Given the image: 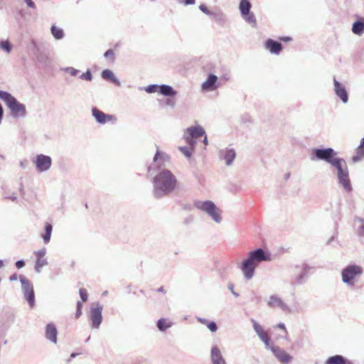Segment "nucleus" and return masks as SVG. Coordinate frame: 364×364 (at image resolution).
<instances>
[{"label": "nucleus", "instance_id": "f257e3e1", "mask_svg": "<svg viewBox=\"0 0 364 364\" xmlns=\"http://www.w3.org/2000/svg\"><path fill=\"white\" fill-rule=\"evenodd\" d=\"M170 156L165 152L157 149L153 158V162L148 166V173H155L151 183L152 196L155 199H161L170 196L178 187V179L169 169L164 167L168 162Z\"/></svg>", "mask_w": 364, "mask_h": 364}, {"label": "nucleus", "instance_id": "f03ea898", "mask_svg": "<svg viewBox=\"0 0 364 364\" xmlns=\"http://www.w3.org/2000/svg\"><path fill=\"white\" fill-rule=\"evenodd\" d=\"M271 260L272 254L265 249L258 247L247 252V257L238 265V268L241 270L243 277L250 281L254 277L255 270L259 264Z\"/></svg>", "mask_w": 364, "mask_h": 364}, {"label": "nucleus", "instance_id": "7ed1b4c3", "mask_svg": "<svg viewBox=\"0 0 364 364\" xmlns=\"http://www.w3.org/2000/svg\"><path fill=\"white\" fill-rule=\"evenodd\" d=\"M0 100H3L13 118H23L27 115L26 105L7 91L0 90Z\"/></svg>", "mask_w": 364, "mask_h": 364}, {"label": "nucleus", "instance_id": "20e7f679", "mask_svg": "<svg viewBox=\"0 0 364 364\" xmlns=\"http://www.w3.org/2000/svg\"><path fill=\"white\" fill-rule=\"evenodd\" d=\"M363 274V268L355 263L349 264L341 270L342 282L348 287L353 289L358 279Z\"/></svg>", "mask_w": 364, "mask_h": 364}, {"label": "nucleus", "instance_id": "39448f33", "mask_svg": "<svg viewBox=\"0 0 364 364\" xmlns=\"http://www.w3.org/2000/svg\"><path fill=\"white\" fill-rule=\"evenodd\" d=\"M194 206L205 213H206L217 223H220L222 220L220 210L216 205L211 200H195Z\"/></svg>", "mask_w": 364, "mask_h": 364}, {"label": "nucleus", "instance_id": "423d86ee", "mask_svg": "<svg viewBox=\"0 0 364 364\" xmlns=\"http://www.w3.org/2000/svg\"><path fill=\"white\" fill-rule=\"evenodd\" d=\"M338 155V152L333 148H314L311 149L309 158L312 161H323L330 164Z\"/></svg>", "mask_w": 364, "mask_h": 364}, {"label": "nucleus", "instance_id": "0eeeda50", "mask_svg": "<svg viewBox=\"0 0 364 364\" xmlns=\"http://www.w3.org/2000/svg\"><path fill=\"white\" fill-rule=\"evenodd\" d=\"M103 306L100 302H95L91 304L89 311V320L90 327L93 329H99L102 323Z\"/></svg>", "mask_w": 364, "mask_h": 364}, {"label": "nucleus", "instance_id": "6e6552de", "mask_svg": "<svg viewBox=\"0 0 364 364\" xmlns=\"http://www.w3.org/2000/svg\"><path fill=\"white\" fill-rule=\"evenodd\" d=\"M19 280L21 284V289L25 299L28 303L31 308L35 306V293L32 283L23 275L19 276Z\"/></svg>", "mask_w": 364, "mask_h": 364}, {"label": "nucleus", "instance_id": "1a4fd4ad", "mask_svg": "<svg viewBox=\"0 0 364 364\" xmlns=\"http://www.w3.org/2000/svg\"><path fill=\"white\" fill-rule=\"evenodd\" d=\"M252 4L249 0H241L239 4L240 14L243 19L253 27L257 26V20L253 13L250 11Z\"/></svg>", "mask_w": 364, "mask_h": 364}, {"label": "nucleus", "instance_id": "9d476101", "mask_svg": "<svg viewBox=\"0 0 364 364\" xmlns=\"http://www.w3.org/2000/svg\"><path fill=\"white\" fill-rule=\"evenodd\" d=\"M38 172H46L48 171L52 165V159L50 156L40 154H37L33 161Z\"/></svg>", "mask_w": 364, "mask_h": 364}, {"label": "nucleus", "instance_id": "9b49d317", "mask_svg": "<svg viewBox=\"0 0 364 364\" xmlns=\"http://www.w3.org/2000/svg\"><path fill=\"white\" fill-rule=\"evenodd\" d=\"M250 321L252 324V328L256 333L257 336L264 343L265 347L269 349L273 344L271 342V338L268 333L264 331L262 326L254 318H251Z\"/></svg>", "mask_w": 364, "mask_h": 364}, {"label": "nucleus", "instance_id": "f8f14e48", "mask_svg": "<svg viewBox=\"0 0 364 364\" xmlns=\"http://www.w3.org/2000/svg\"><path fill=\"white\" fill-rule=\"evenodd\" d=\"M250 321L252 324V328L256 333L257 336L264 343L265 347L269 349L273 344L271 342V338L268 333L264 331L262 326L254 318H251Z\"/></svg>", "mask_w": 364, "mask_h": 364}, {"label": "nucleus", "instance_id": "ddd939ff", "mask_svg": "<svg viewBox=\"0 0 364 364\" xmlns=\"http://www.w3.org/2000/svg\"><path fill=\"white\" fill-rule=\"evenodd\" d=\"M269 350L272 351L275 358L282 364H288L292 360V356L277 346L273 345Z\"/></svg>", "mask_w": 364, "mask_h": 364}, {"label": "nucleus", "instance_id": "4468645a", "mask_svg": "<svg viewBox=\"0 0 364 364\" xmlns=\"http://www.w3.org/2000/svg\"><path fill=\"white\" fill-rule=\"evenodd\" d=\"M34 255L36 257L34 269L36 272L40 273L42 270V268L48 264L47 259L45 257L46 255V248L43 247L39 250L35 251Z\"/></svg>", "mask_w": 364, "mask_h": 364}, {"label": "nucleus", "instance_id": "2eb2a0df", "mask_svg": "<svg viewBox=\"0 0 364 364\" xmlns=\"http://www.w3.org/2000/svg\"><path fill=\"white\" fill-rule=\"evenodd\" d=\"M218 77L215 74L210 73L208 75L207 79L201 85V89L205 92L215 90L220 87V83L218 82Z\"/></svg>", "mask_w": 364, "mask_h": 364}, {"label": "nucleus", "instance_id": "dca6fc26", "mask_svg": "<svg viewBox=\"0 0 364 364\" xmlns=\"http://www.w3.org/2000/svg\"><path fill=\"white\" fill-rule=\"evenodd\" d=\"M295 269L300 270V272L297 276H296L294 279V283L297 285H301L305 283L311 267L307 263H303L301 265H296Z\"/></svg>", "mask_w": 364, "mask_h": 364}, {"label": "nucleus", "instance_id": "f3484780", "mask_svg": "<svg viewBox=\"0 0 364 364\" xmlns=\"http://www.w3.org/2000/svg\"><path fill=\"white\" fill-rule=\"evenodd\" d=\"M333 85L336 95L340 98L343 104H346L348 102V93L344 85L334 77Z\"/></svg>", "mask_w": 364, "mask_h": 364}, {"label": "nucleus", "instance_id": "a211bd4d", "mask_svg": "<svg viewBox=\"0 0 364 364\" xmlns=\"http://www.w3.org/2000/svg\"><path fill=\"white\" fill-rule=\"evenodd\" d=\"M338 183L341 185L343 188L347 193H350L353 190V187L349 178V171L348 169L337 174Z\"/></svg>", "mask_w": 364, "mask_h": 364}, {"label": "nucleus", "instance_id": "6ab92c4d", "mask_svg": "<svg viewBox=\"0 0 364 364\" xmlns=\"http://www.w3.org/2000/svg\"><path fill=\"white\" fill-rule=\"evenodd\" d=\"M219 157L221 160L225 161L227 166H230L235 157L236 152L233 149L225 148L219 151Z\"/></svg>", "mask_w": 364, "mask_h": 364}, {"label": "nucleus", "instance_id": "aec40b11", "mask_svg": "<svg viewBox=\"0 0 364 364\" xmlns=\"http://www.w3.org/2000/svg\"><path fill=\"white\" fill-rule=\"evenodd\" d=\"M92 115L96 122L101 124H105L107 121L112 119L114 117L113 115L105 114L96 107H93L92 108Z\"/></svg>", "mask_w": 364, "mask_h": 364}, {"label": "nucleus", "instance_id": "412c9836", "mask_svg": "<svg viewBox=\"0 0 364 364\" xmlns=\"http://www.w3.org/2000/svg\"><path fill=\"white\" fill-rule=\"evenodd\" d=\"M264 46L267 50L274 55H279L283 48V46L280 42L272 38H268L265 41Z\"/></svg>", "mask_w": 364, "mask_h": 364}, {"label": "nucleus", "instance_id": "4be33fe9", "mask_svg": "<svg viewBox=\"0 0 364 364\" xmlns=\"http://www.w3.org/2000/svg\"><path fill=\"white\" fill-rule=\"evenodd\" d=\"M185 134L197 139L204 136L205 131L200 125L191 126L185 130Z\"/></svg>", "mask_w": 364, "mask_h": 364}, {"label": "nucleus", "instance_id": "5701e85b", "mask_svg": "<svg viewBox=\"0 0 364 364\" xmlns=\"http://www.w3.org/2000/svg\"><path fill=\"white\" fill-rule=\"evenodd\" d=\"M267 305L269 307H279L283 311H288V306L282 301V299L277 295L269 296Z\"/></svg>", "mask_w": 364, "mask_h": 364}, {"label": "nucleus", "instance_id": "b1692460", "mask_svg": "<svg viewBox=\"0 0 364 364\" xmlns=\"http://www.w3.org/2000/svg\"><path fill=\"white\" fill-rule=\"evenodd\" d=\"M58 331L53 323H49L46 326V338L53 343H57Z\"/></svg>", "mask_w": 364, "mask_h": 364}, {"label": "nucleus", "instance_id": "393cba45", "mask_svg": "<svg viewBox=\"0 0 364 364\" xmlns=\"http://www.w3.org/2000/svg\"><path fill=\"white\" fill-rule=\"evenodd\" d=\"M210 358L212 364H226V362L223 357L219 348L214 346L211 348Z\"/></svg>", "mask_w": 364, "mask_h": 364}, {"label": "nucleus", "instance_id": "a878e982", "mask_svg": "<svg viewBox=\"0 0 364 364\" xmlns=\"http://www.w3.org/2000/svg\"><path fill=\"white\" fill-rule=\"evenodd\" d=\"M330 165L336 169L337 174L348 169L346 160L343 158L337 157V156L330 163Z\"/></svg>", "mask_w": 364, "mask_h": 364}, {"label": "nucleus", "instance_id": "bb28decb", "mask_svg": "<svg viewBox=\"0 0 364 364\" xmlns=\"http://www.w3.org/2000/svg\"><path fill=\"white\" fill-rule=\"evenodd\" d=\"M325 364H353V363L341 355L329 357Z\"/></svg>", "mask_w": 364, "mask_h": 364}, {"label": "nucleus", "instance_id": "cd10ccee", "mask_svg": "<svg viewBox=\"0 0 364 364\" xmlns=\"http://www.w3.org/2000/svg\"><path fill=\"white\" fill-rule=\"evenodd\" d=\"M101 76L104 80H108V81L114 83L117 86L121 85L120 81L115 76L114 73L109 69H105V70H102L101 73Z\"/></svg>", "mask_w": 364, "mask_h": 364}, {"label": "nucleus", "instance_id": "c85d7f7f", "mask_svg": "<svg viewBox=\"0 0 364 364\" xmlns=\"http://www.w3.org/2000/svg\"><path fill=\"white\" fill-rule=\"evenodd\" d=\"M159 93L165 97H174L177 95V91L171 85L162 84L159 85Z\"/></svg>", "mask_w": 364, "mask_h": 364}, {"label": "nucleus", "instance_id": "c756f323", "mask_svg": "<svg viewBox=\"0 0 364 364\" xmlns=\"http://www.w3.org/2000/svg\"><path fill=\"white\" fill-rule=\"evenodd\" d=\"M352 32L358 36L364 33V18H360L353 23Z\"/></svg>", "mask_w": 364, "mask_h": 364}, {"label": "nucleus", "instance_id": "7c9ffc66", "mask_svg": "<svg viewBox=\"0 0 364 364\" xmlns=\"http://www.w3.org/2000/svg\"><path fill=\"white\" fill-rule=\"evenodd\" d=\"M53 225L51 223H46L44 225V233L41 235L43 242L48 244L51 237Z\"/></svg>", "mask_w": 364, "mask_h": 364}, {"label": "nucleus", "instance_id": "2f4dec72", "mask_svg": "<svg viewBox=\"0 0 364 364\" xmlns=\"http://www.w3.org/2000/svg\"><path fill=\"white\" fill-rule=\"evenodd\" d=\"M173 323L171 321H168L165 318H161L156 323V327L161 332L166 331L168 328L172 326Z\"/></svg>", "mask_w": 364, "mask_h": 364}, {"label": "nucleus", "instance_id": "473e14b6", "mask_svg": "<svg viewBox=\"0 0 364 364\" xmlns=\"http://www.w3.org/2000/svg\"><path fill=\"white\" fill-rule=\"evenodd\" d=\"M50 33L55 40H62L65 37L64 31L55 25L51 26Z\"/></svg>", "mask_w": 364, "mask_h": 364}, {"label": "nucleus", "instance_id": "72a5a7b5", "mask_svg": "<svg viewBox=\"0 0 364 364\" xmlns=\"http://www.w3.org/2000/svg\"><path fill=\"white\" fill-rule=\"evenodd\" d=\"M209 16L213 18L215 20V21L220 24L223 23L225 21L224 14L220 10L212 11L210 14Z\"/></svg>", "mask_w": 364, "mask_h": 364}, {"label": "nucleus", "instance_id": "f704fd0d", "mask_svg": "<svg viewBox=\"0 0 364 364\" xmlns=\"http://www.w3.org/2000/svg\"><path fill=\"white\" fill-rule=\"evenodd\" d=\"M1 48L7 53H11L12 50V45L9 40L1 41L0 43Z\"/></svg>", "mask_w": 364, "mask_h": 364}, {"label": "nucleus", "instance_id": "c9c22d12", "mask_svg": "<svg viewBox=\"0 0 364 364\" xmlns=\"http://www.w3.org/2000/svg\"><path fill=\"white\" fill-rule=\"evenodd\" d=\"M179 151L188 159H190L192 156L193 152L194 150L188 146H180Z\"/></svg>", "mask_w": 364, "mask_h": 364}, {"label": "nucleus", "instance_id": "e433bc0d", "mask_svg": "<svg viewBox=\"0 0 364 364\" xmlns=\"http://www.w3.org/2000/svg\"><path fill=\"white\" fill-rule=\"evenodd\" d=\"M79 78L82 80H86V81L90 82L92 80L93 76H92V74L90 70L87 69L86 70V72L83 73L82 74H81L79 76Z\"/></svg>", "mask_w": 364, "mask_h": 364}, {"label": "nucleus", "instance_id": "4c0bfd02", "mask_svg": "<svg viewBox=\"0 0 364 364\" xmlns=\"http://www.w3.org/2000/svg\"><path fill=\"white\" fill-rule=\"evenodd\" d=\"M183 138L186 140V143L188 144L189 148L193 149V150H194L195 146L196 144V139L192 138L191 136H189L186 134H184Z\"/></svg>", "mask_w": 364, "mask_h": 364}, {"label": "nucleus", "instance_id": "58836bf2", "mask_svg": "<svg viewBox=\"0 0 364 364\" xmlns=\"http://www.w3.org/2000/svg\"><path fill=\"white\" fill-rule=\"evenodd\" d=\"M66 73L70 74L71 76H76L79 74L80 70L73 67H66L62 69Z\"/></svg>", "mask_w": 364, "mask_h": 364}, {"label": "nucleus", "instance_id": "ea45409f", "mask_svg": "<svg viewBox=\"0 0 364 364\" xmlns=\"http://www.w3.org/2000/svg\"><path fill=\"white\" fill-rule=\"evenodd\" d=\"M144 90L147 93H154L156 92H159V85L156 84L149 85L146 87Z\"/></svg>", "mask_w": 364, "mask_h": 364}, {"label": "nucleus", "instance_id": "a19ab883", "mask_svg": "<svg viewBox=\"0 0 364 364\" xmlns=\"http://www.w3.org/2000/svg\"><path fill=\"white\" fill-rule=\"evenodd\" d=\"M79 294H80V296L81 299L83 301H87L88 294H87V290L85 289H84V288L80 289Z\"/></svg>", "mask_w": 364, "mask_h": 364}, {"label": "nucleus", "instance_id": "79ce46f5", "mask_svg": "<svg viewBox=\"0 0 364 364\" xmlns=\"http://www.w3.org/2000/svg\"><path fill=\"white\" fill-rule=\"evenodd\" d=\"M356 152L364 156V137L361 139L360 145L356 149Z\"/></svg>", "mask_w": 364, "mask_h": 364}, {"label": "nucleus", "instance_id": "37998d69", "mask_svg": "<svg viewBox=\"0 0 364 364\" xmlns=\"http://www.w3.org/2000/svg\"><path fill=\"white\" fill-rule=\"evenodd\" d=\"M207 327L213 333L216 332L217 330H218L217 323L215 321H210L208 323Z\"/></svg>", "mask_w": 364, "mask_h": 364}, {"label": "nucleus", "instance_id": "c03bdc74", "mask_svg": "<svg viewBox=\"0 0 364 364\" xmlns=\"http://www.w3.org/2000/svg\"><path fill=\"white\" fill-rule=\"evenodd\" d=\"M178 4L184 6L193 5L196 3V0H176Z\"/></svg>", "mask_w": 364, "mask_h": 364}, {"label": "nucleus", "instance_id": "a18cd8bd", "mask_svg": "<svg viewBox=\"0 0 364 364\" xmlns=\"http://www.w3.org/2000/svg\"><path fill=\"white\" fill-rule=\"evenodd\" d=\"M356 234L358 237H364V224L358 227Z\"/></svg>", "mask_w": 364, "mask_h": 364}, {"label": "nucleus", "instance_id": "49530a36", "mask_svg": "<svg viewBox=\"0 0 364 364\" xmlns=\"http://www.w3.org/2000/svg\"><path fill=\"white\" fill-rule=\"evenodd\" d=\"M166 105L173 108L176 106V100L169 97L166 100Z\"/></svg>", "mask_w": 364, "mask_h": 364}, {"label": "nucleus", "instance_id": "de8ad7c7", "mask_svg": "<svg viewBox=\"0 0 364 364\" xmlns=\"http://www.w3.org/2000/svg\"><path fill=\"white\" fill-rule=\"evenodd\" d=\"M276 328H280V329H282L284 331V333H285V336H283V338L285 339V340H287V328L285 327V325L284 323H279L277 326H276Z\"/></svg>", "mask_w": 364, "mask_h": 364}, {"label": "nucleus", "instance_id": "09e8293b", "mask_svg": "<svg viewBox=\"0 0 364 364\" xmlns=\"http://www.w3.org/2000/svg\"><path fill=\"white\" fill-rule=\"evenodd\" d=\"M199 9L204 14H205L208 16H210V14L212 12V11H210L206 5L205 4H200L199 6Z\"/></svg>", "mask_w": 364, "mask_h": 364}, {"label": "nucleus", "instance_id": "8fccbe9b", "mask_svg": "<svg viewBox=\"0 0 364 364\" xmlns=\"http://www.w3.org/2000/svg\"><path fill=\"white\" fill-rule=\"evenodd\" d=\"M364 156H361V154H358L356 152L355 155L353 156L352 157V161L353 163H358L359 162Z\"/></svg>", "mask_w": 364, "mask_h": 364}, {"label": "nucleus", "instance_id": "3c124183", "mask_svg": "<svg viewBox=\"0 0 364 364\" xmlns=\"http://www.w3.org/2000/svg\"><path fill=\"white\" fill-rule=\"evenodd\" d=\"M38 60L42 63H46L49 60L48 57L46 55H41L38 56Z\"/></svg>", "mask_w": 364, "mask_h": 364}, {"label": "nucleus", "instance_id": "603ef678", "mask_svg": "<svg viewBox=\"0 0 364 364\" xmlns=\"http://www.w3.org/2000/svg\"><path fill=\"white\" fill-rule=\"evenodd\" d=\"M26 263L23 259H20L16 262L15 266L17 269H20L25 266Z\"/></svg>", "mask_w": 364, "mask_h": 364}, {"label": "nucleus", "instance_id": "864d4df0", "mask_svg": "<svg viewBox=\"0 0 364 364\" xmlns=\"http://www.w3.org/2000/svg\"><path fill=\"white\" fill-rule=\"evenodd\" d=\"M228 289L232 292V294L235 296L238 297L239 294L234 291V284L232 283H230L228 286Z\"/></svg>", "mask_w": 364, "mask_h": 364}, {"label": "nucleus", "instance_id": "5fc2aeb1", "mask_svg": "<svg viewBox=\"0 0 364 364\" xmlns=\"http://www.w3.org/2000/svg\"><path fill=\"white\" fill-rule=\"evenodd\" d=\"M104 56L105 58H109L114 56V51L112 49L107 50L105 53Z\"/></svg>", "mask_w": 364, "mask_h": 364}, {"label": "nucleus", "instance_id": "6e6d98bb", "mask_svg": "<svg viewBox=\"0 0 364 364\" xmlns=\"http://www.w3.org/2000/svg\"><path fill=\"white\" fill-rule=\"evenodd\" d=\"M196 319L200 323L206 325V326H208V323L210 322V321H208V319H206L205 318H202V317L198 316V317H196Z\"/></svg>", "mask_w": 364, "mask_h": 364}, {"label": "nucleus", "instance_id": "4d7b16f0", "mask_svg": "<svg viewBox=\"0 0 364 364\" xmlns=\"http://www.w3.org/2000/svg\"><path fill=\"white\" fill-rule=\"evenodd\" d=\"M29 8L36 9V4L32 0H24Z\"/></svg>", "mask_w": 364, "mask_h": 364}, {"label": "nucleus", "instance_id": "13d9d810", "mask_svg": "<svg viewBox=\"0 0 364 364\" xmlns=\"http://www.w3.org/2000/svg\"><path fill=\"white\" fill-rule=\"evenodd\" d=\"M242 121L245 123L251 122V117L248 114H245L242 117Z\"/></svg>", "mask_w": 364, "mask_h": 364}, {"label": "nucleus", "instance_id": "bf43d9fd", "mask_svg": "<svg viewBox=\"0 0 364 364\" xmlns=\"http://www.w3.org/2000/svg\"><path fill=\"white\" fill-rule=\"evenodd\" d=\"M354 220H355V223H358L360 225L364 224V218H363L361 217L355 216Z\"/></svg>", "mask_w": 364, "mask_h": 364}, {"label": "nucleus", "instance_id": "052dcab7", "mask_svg": "<svg viewBox=\"0 0 364 364\" xmlns=\"http://www.w3.org/2000/svg\"><path fill=\"white\" fill-rule=\"evenodd\" d=\"M3 117H4V109H3L1 104L0 103V124H1Z\"/></svg>", "mask_w": 364, "mask_h": 364}, {"label": "nucleus", "instance_id": "680f3d73", "mask_svg": "<svg viewBox=\"0 0 364 364\" xmlns=\"http://www.w3.org/2000/svg\"><path fill=\"white\" fill-rule=\"evenodd\" d=\"M82 309H76L75 318H78L79 317H80L82 316Z\"/></svg>", "mask_w": 364, "mask_h": 364}, {"label": "nucleus", "instance_id": "e2e57ef3", "mask_svg": "<svg viewBox=\"0 0 364 364\" xmlns=\"http://www.w3.org/2000/svg\"><path fill=\"white\" fill-rule=\"evenodd\" d=\"M17 279H18V275H17V274H16V273H15V274H11V275L9 277V280H10L11 282L16 281V280H17Z\"/></svg>", "mask_w": 364, "mask_h": 364}, {"label": "nucleus", "instance_id": "0e129e2a", "mask_svg": "<svg viewBox=\"0 0 364 364\" xmlns=\"http://www.w3.org/2000/svg\"><path fill=\"white\" fill-rule=\"evenodd\" d=\"M291 40H292V38L290 36H284V37L281 38V41H284V42H289V41H291Z\"/></svg>", "mask_w": 364, "mask_h": 364}, {"label": "nucleus", "instance_id": "69168bd1", "mask_svg": "<svg viewBox=\"0 0 364 364\" xmlns=\"http://www.w3.org/2000/svg\"><path fill=\"white\" fill-rule=\"evenodd\" d=\"M6 198L11 200V201H16L17 200V197L14 194L11 196L7 197Z\"/></svg>", "mask_w": 364, "mask_h": 364}, {"label": "nucleus", "instance_id": "338daca9", "mask_svg": "<svg viewBox=\"0 0 364 364\" xmlns=\"http://www.w3.org/2000/svg\"><path fill=\"white\" fill-rule=\"evenodd\" d=\"M336 237V235H333L327 242L328 245H330Z\"/></svg>", "mask_w": 364, "mask_h": 364}, {"label": "nucleus", "instance_id": "774afa93", "mask_svg": "<svg viewBox=\"0 0 364 364\" xmlns=\"http://www.w3.org/2000/svg\"><path fill=\"white\" fill-rule=\"evenodd\" d=\"M82 304L81 301H78L76 304V309H82Z\"/></svg>", "mask_w": 364, "mask_h": 364}]
</instances>
